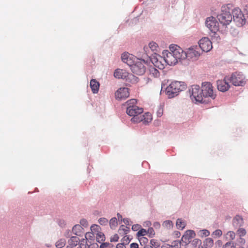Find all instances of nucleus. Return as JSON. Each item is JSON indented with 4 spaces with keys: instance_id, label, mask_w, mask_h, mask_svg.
Masks as SVG:
<instances>
[{
    "instance_id": "55",
    "label": "nucleus",
    "mask_w": 248,
    "mask_h": 248,
    "mask_svg": "<svg viewBox=\"0 0 248 248\" xmlns=\"http://www.w3.org/2000/svg\"><path fill=\"white\" fill-rule=\"evenodd\" d=\"M143 248H153V247L151 246L147 245L144 246Z\"/></svg>"
},
{
    "instance_id": "15",
    "label": "nucleus",
    "mask_w": 248,
    "mask_h": 248,
    "mask_svg": "<svg viewBox=\"0 0 248 248\" xmlns=\"http://www.w3.org/2000/svg\"><path fill=\"white\" fill-rule=\"evenodd\" d=\"M217 89L222 92H225L228 91L230 88V85L227 81L226 77L223 80H217Z\"/></svg>"
},
{
    "instance_id": "2",
    "label": "nucleus",
    "mask_w": 248,
    "mask_h": 248,
    "mask_svg": "<svg viewBox=\"0 0 248 248\" xmlns=\"http://www.w3.org/2000/svg\"><path fill=\"white\" fill-rule=\"evenodd\" d=\"M186 88V85L180 81L172 82L166 89L167 95L169 97H173L178 93L184 90Z\"/></svg>"
},
{
    "instance_id": "53",
    "label": "nucleus",
    "mask_w": 248,
    "mask_h": 248,
    "mask_svg": "<svg viewBox=\"0 0 248 248\" xmlns=\"http://www.w3.org/2000/svg\"><path fill=\"white\" fill-rule=\"evenodd\" d=\"M109 245V244L108 243H103L102 244L101 246H100V248H104V247H108V246Z\"/></svg>"
},
{
    "instance_id": "42",
    "label": "nucleus",
    "mask_w": 248,
    "mask_h": 248,
    "mask_svg": "<svg viewBox=\"0 0 248 248\" xmlns=\"http://www.w3.org/2000/svg\"><path fill=\"white\" fill-rule=\"evenodd\" d=\"M99 223L102 225H107L108 223V220L107 218H104V217H102V218H100L99 220Z\"/></svg>"
},
{
    "instance_id": "52",
    "label": "nucleus",
    "mask_w": 248,
    "mask_h": 248,
    "mask_svg": "<svg viewBox=\"0 0 248 248\" xmlns=\"http://www.w3.org/2000/svg\"><path fill=\"white\" fill-rule=\"evenodd\" d=\"M141 240H143V242H145V243H147L148 241L147 238L144 237L140 238V241H141Z\"/></svg>"
},
{
    "instance_id": "33",
    "label": "nucleus",
    "mask_w": 248,
    "mask_h": 248,
    "mask_svg": "<svg viewBox=\"0 0 248 248\" xmlns=\"http://www.w3.org/2000/svg\"><path fill=\"white\" fill-rule=\"evenodd\" d=\"M239 237H244L247 233V231L245 229L243 228H239L236 231Z\"/></svg>"
},
{
    "instance_id": "50",
    "label": "nucleus",
    "mask_w": 248,
    "mask_h": 248,
    "mask_svg": "<svg viewBox=\"0 0 248 248\" xmlns=\"http://www.w3.org/2000/svg\"><path fill=\"white\" fill-rule=\"evenodd\" d=\"M154 232V230L152 228H150L148 230V233H149L150 234H152Z\"/></svg>"
},
{
    "instance_id": "12",
    "label": "nucleus",
    "mask_w": 248,
    "mask_h": 248,
    "mask_svg": "<svg viewBox=\"0 0 248 248\" xmlns=\"http://www.w3.org/2000/svg\"><path fill=\"white\" fill-rule=\"evenodd\" d=\"M206 25L211 31H218V23L216 18L213 16L207 18Z\"/></svg>"
},
{
    "instance_id": "34",
    "label": "nucleus",
    "mask_w": 248,
    "mask_h": 248,
    "mask_svg": "<svg viewBox=\"0 0 248 248\" xmlns=\"http://www.w3.org/2000/svg\"><path fill=\"white\" fill-rule=\"evenodd\" d=\"M162 226L163 227L166 229H170L173 227V223L170 220H166L163 222L162 224Z\"/></svg>"
},
{
    "instance_id": "43",
    "label": "nucleus",
    "mask_w": 248,
    "mask_h": 248,
    "mask_svg": "<svg viewBox=\"0 0 248 248\" xmlns=\"http://www.w3.org/2000/svg\"><path fill=\"white\" fill-rule=\"evenodd\" d=\"M222 232L219 229L216 230L213 232V235L216 237H220L222 235Z\"/></svg>"
},
{
    "instance_id": "20",
    "label": "nucleus",
    "mask_w": 248,
    "mask_h": 248,
    "mask_svg": "<svg viewBox=\"0 0 248 248\" xmlns=\"http://www.w3.org/2000/svg\"><path fill=\"white\" fill-rule=\"evenodd\" d=\"M244 223L243 217L239 215L236 216L232 220V225L236 228L243 226Z\"/></svg>"
},
{
    "instance_id": "17",
    "label": "nucleus",
    "mask_w": 248,
    "mask_h": 248,
    "mask_svg": "<svg viewBox=\"0 0 248 248\" xmlns=\"http://www.w3.org/2000/svg\"><path fill=\"white\" fill-rule=\"evenodd\" d=\"M128 76V73L124 69H117L114 72V76L119 79H125Z\"/></svg>"
},
{
    "instance_id": "59",
    "label": "nucleus",
    "mask_w": 248,
    "mask_h": 248,
    "mask_svg": "<svg viewBox=\"0 0 248 248\" xmlns=\"http://www.w3.org/2000/svg\"><path fill=\"white\" fill-rule=\"evenodd\" d=\"M240 248H244V247H240Z\"/></svg>"
},
{
    "instance_id": "14",
    "label": "nucleus",
    "mask_w": 248,
    "mask_h": 248,
    "mask_svg": "<svg viewBox=\"0 0 248 248\" xmlns=\"http://www.w3.org/2000/svg\"><path fill=\"white\" fill-rule=\"evenodd\" d=\"M115 98L117 99H125L129 97V89L125 87L119 88L115 93Z\"/></svg>"
},
{
    "instance_id": "11",
    "label": "nucleus",
    "mask_w": 248,
    "mask_h": 248,
    "mask_svg": "<svg viewBox=\"0 0 248 248\" xmlns=\"http://www.w3.org/2000/svg\"><path fill=\"white\" fill-rule=\"evenodd\" d=\"M200 48L203 51L208 52L212 48V43L207 37L202 38L199 42Z\"/></svg>"
},
{
    "instance_id": "29",
    "label": "nucleus",
    "mask_w": 248,
    "mask_h": 248,
    "mask_svg": "<svg viewBox=\"0 0 248 248\" xmlns=\"http://www.w3.org/2000/svg\"><path fill=\"white\" fill-rule=\"evenodd\" d=\"M213 34L211 35L212 39L213 42H216L217 43H219L220 41L221 38L217 32V31H212Z\"/></svg>"
},
{
    "instance_id": "46",
    "label": "nucleus",
    "mask_w": 248,
    "mask_h": 248,
    "mask_svg": "<svg viewBox=\"0 0 248 248\" xmlns=\"http://www.w3.org/2000/svg\"><path fill=\"white\" fill-rule=\"evenodd\" d=\"M201 234L202 236H208L210 235V232L207 230H203L201 231Z\"/></svg>"
},
{
    "instance_id": "16",
    "label": "nucleus",
    "mask_w": 248,
    "mask_h": 248,
    "mask_svg": "<svg viewBox=\"0 0 248 248\" xmlns=\"http://www.w3.org/2000/svg\"><path fill=\"white\" fill-rule=\"evenodd\" d=\"M66 248H81L79 245V239L77 236H72L68 241Z\"/></svg>"
},
{
    "instance_id": "1",
    "label": "nucleus",
    "mask_w": 248,
    "mask_h": 248,
    "mask_svg": "<svg viewBox=\"0 0 248 248\" xmlns=\"http://www.w3.org/2000/svg\"><path fill=\"white\" fill-rule=\"evenodd\" d=\"M127 106L126 112L130 116L132 117L131 121L134 123L141 122L142 117L140 116L142 113L143 110L136 105L137 100L133 99L126 102Z\"/></svg>"
},
{
    "instance_id": "36",
    "label": "nucleus",
    "mask_w": 248,
    "mask_h": 248,
    "mask_svg": "<svg viewBox=\"0 0 248 248\" xmlns=\"http://www.w3.org/2000/svg\"><path fill=\"white\" fill-rule=\"evenodd\" d=\"M66 243V241L64 239H61L56 243V247L57 248H62L63 247Z\"/></svg>"
},
{
    "instance_id": "48",
    "label": "nucleus",
    "mask_w": 248,
    "mask_h": 248,
    "mask_svg": "<svg viewBox=\"0 0 248 248\" xmlns=\"http://www.w3.org/2000/svg\"><path fill=\"white\" fill-rule=\"evenodd\" d=\"M130 248H139V245L136 243H132L130 244Z\"/></svg>"
},
{
    "instance_id": "57",
    "label": "nucleus",
    "mask_w": 248,
    "mask_h": 248,
    "mask_svg": "<svg viewBox=\"0 0 248 248\" xmlns=\"http://www.w3.org/2000/svg\"><path fill=\"white\" fill-rule=\"evenodd\" d=\"M217 242H218L219 244H220V243L221 244V241H220V240H218V241H217Z\"/></svg>"
},
{
    "instance_id": "5",
    "label": "nucleus",
    "mask_w": 248,
    "mask_h": 248,
    "mask_svg": "<svg viewBox=\"0 0 248 248\" xmlns=\"http://www.w3.org/2000/svg\"><path fill=\"white\" fill-rule=\"evenodd\" d=\"M245 79V78L244 75L237 72L232 73L230 79H228L235 86H244L246 83Z\"/></svg>"
},
{
    "instance_id": "3",
    "label": "nucleus",
    "mask_w": 248,
    "mask_h": 248,
    "mask_svg": "<svg viewBox=\"0 0 248 248\" xmlns=\"http://www.w3.org/2000/svg\"><path fill=\"white\" fill-rule=\"evenodd\" d=\"M189 94L191 100L199 102H203V95L202 89L199 85H193L189 89Z\"/></svg>"
},
{
    "instance_id": "35",
    "label": "nucleus",
    "mask_w": 248,
    "mask_h": 248,
    "mask_svg": "<svg viewBox=\"0 0 248 248\" xmlns=\"http://www.w3.org/2000/svg\"><path fill=\"white\" fill-rule=\"evenodd\" d=\"M235 237V233L233 231H229L226 233V238L227 239H228L231 241L234 239Z\"/></svg>"
},
{
    "instance_id": "51",
    "label": "nucleus",
    "mask_w": 248,
    "mask_h": 248,
    "mask_svg": "<svg viewBox=\"0 0 248 248\" xmlns=\"http://www.w3.org/2000/svg\"><path fill=\"white\" fill-rule=\"evenodd\" d=\"M161 248H172V247L169 245L165 244L162 246Z\"/></svg>"
},
{
    "instance_id": "18",
    "label": "nucleus",
    "mask_w": 248,
    "mask_h": 248,
    "mask_svg": "<svg viewBox=\"0 0 248 248\" xmlns=\"http://www.w3.org/2000/svg\"><path fill=\"white\" fill-rule=\"evenodd\" d=\"M133 56L128 53H124L122 54L121 56L122 61L126 63L129 66L132 65L134 62L133 60Z\"/></svg>"
},
{
    "instance_id": "27",
    "label": "nucleus",
    "mask_w": 248,
    "mask_h": 248,
    "mask_svg": "<svg viewBox=\"0 0 248 248\" xmlns=\"http://www.w3.org/2000/svg\"><path fill=\"white\" fill-rule=\"evenodd\" d=\"M83 228L80 225H75L72 229L73 232L77 235H79Z\"/></svg>"
},
{
    "instance_id": "22",
    "label": "nucleus",
    "mask_w": 248,
    "mask_h": 248,
    "mask_svg": "<svg viewBox=\"0 0 248 248\" xmlns=\"http://www.w3.org/2000/svg\"><path fill=\"white\" fill-rule=\"evenodd\" d=\"M148 73L150 77L155 78L159 77L160 75L158 70L153 66H150L149 68Z\"/></svg>"
},
{
    "instance_id": "54",
    "label": "nucleus",
    "mask_w": 248,
    "mask_h": 248,
    "mask_svg": "<svg viewBox=\"0 0 248 248\" xmlns=\"http://www.w3.org/2000/svg\"><path fill=\"white\" fill-rule=\"evenodd\" d=\"M155 227H159L160 226V224L158 223V222H155L154 223V225Z\"/></svg>"
},
{
    "instance_id": "26",
    "label": "nucleus",
    "mask_w": 248,
    "mask_h": 248,
    "mask_svg": "<svg viewBox=\"0 0 248 248\" xmlns=\"http://www.w3.org/2000/svg\"><path fill=\"white\" fill-rule=\"evenodd\" d=\"M129 232V228L124 225H122L118 230V233L121 236L126 234Z\"/></svg>"
},
{
    "instance_id": "58",
    "label": "nucleus",
    "mask_w": 248,
    "mask_h": 248,
    "mask_svg": "<svg viewBox=\"0 0 248 248\" xmlns=\"http://www.w3.org/2000/svg\"><path fill=\"white\" fill-rule=\"evenodd\" d=\"M225 10L227 11V8H225ZM227 11H229V9H227Z\"/></svg>"
},
{
    "instance_id": "24",
    "label": "nucleus",
    "mask_w": 248,
    "mask_h": 248,
    "mask_svg": "<svg viewBox=\"0 0 248 248\" xmlns=\"http://www.w3.org/2000/svg\"><path fill=\"white\" fill-rule=\"evenodd\" d=\"M140 117H142V120L141 122H142L143 123L145 124L151 122L152 120V115L149 113H146L142 115L141 114Z\"/></svg>"
},
{
    "instance_id": "19",
    "label": "nucleus",
    "mask_w": 248,
    "mask_h": 248,
    "mask_svg": "<svg viewBox=\"0 0 248 248\" xmlns=\"http://www.w3.org/2000/svg\"><path fill=\"white\" fill-rule=\"evenodd\" d=\"M161 60L163 61V58L158 56V58H153L152 62L155 66L157 67L159 69H163L164 68V63L162 62Z\"/></svg>"
},
{
    "instance_id": "56",
    "label": "nucleus",
    "mask_w": 248,
    "mask_h": 248,
    "mask_svg": "<svg viewBox=\"0 0 248 248\" xmlns=\"http://www.w3.org/2000/svg\"><path fill=\"white\" fill-rule=\"evenodd\" d=\"M117 216H118V219L122 218V216L119 213L117 214Z\"/></svg>"
},
{
    "instance_id": "32",
    "label": "nucleus",
    "mask_w": 248,
    "mask_h": 248,
    "mask_svg": "<svg viewBox=\"0 0 248 248\" xmlns=\"http://www.w3.org/2000/svg\"><path fill=\"white\" fill-rule=\"evenodd\" d=\"M109 225L111 229H115L117 225V219L116 217H113L110 220Z\"/></svg>"
},
{
    "instance_id": "37",
    "label": "nucleus",
    "mask_w": 248,
    "mask_h": 248,
    "mask_svg": "<svg viewBox=\"0 0 248 248\" xmlns=\"http://www.w3.org/2000/svg\"><path fill=\"white\" fill-rule=\"evenodd\" d=\"M246 243L245 239L243 237H239L237 239V244L241 247H243Z\"/></svg>"
},
{
    "instance_id": "6",
    "label": "nucleus",
    "mask_w": 248,
    "mask_h": 248,
    "mask_svg": "<svg viewBox=\"0 0 248 248\" xmlns=\"http://www.w3.org/2000/svg\"><path fill=\"white\" fill-rule=\"evenodd\" d=\"M169 48L170 51L172 52L171 54H173L178 60L184 59L187 57L186 53L182 48L176 45H170Z\"/></svg>"
},
{
    "instance_id": "9",
    "label": "nucleus",
    "mask_w": 248,
    "mask_h": 248,
    "mask_svg": "<svg viewBox=\"0 0 248 248\" xmlns=\"http://www.w3.org/2000/svg\"><path fill=\"white\" fill-rule=\"evenodd\" d=\"M132 72L137 75H143L146 71L143 62L139 61L135 63L133 62L132 65L130 66Z\"/></svg>"
},
{
    "instance_id": "28",
    "label": "nucleus",
    "mask_w": 248,
    "mask_h": 248,
    "mask_svg": "<svg viewBox=\"0 0 248 248\" xmlns=\"http://www.w3.org/2000/svg\"><path fill=\"white\" fill-rule=\"evenodd\" d=\"M214 241L211 238H206L204 242L205 248H211L213 246Z\"/></svg>"
},
{
    "instance_id": "39",
    "label": "nucleus",
    "mask_w": 248,
    "mask_h": 248,
    "mask_svg": "<svg viewBox=\"0 0 248 248\" xmlns=\"http://www.w3.org/2000/svg\"><path fill=\"white\" fill-rule=\"evenodd\" d=\"M147 234V232L144 229H140L137 233V236L139 237L140 236H144Z\"/></svg>"
},
{
    "instance_id": "8",
    "label": "nucleus",
    "mask_w": 248,
    "mask_h": 248,
    "mask_svg": "<svg viewBox=\"0 0 248 248\" xmlns=\"http://www.w3.org/2000/svg\"><path fill=\"white\" fill-rule=\"evenodd\" d=\"M217 18L222 25H229L232 19V16L229 11L222 10L221 13L217 16Z\"/></svg>"
},
{
    "instance_id": "13",
    "label": "nucleus",
    "mask_w": 248,
    "mask_h": 248,
    "mask_svg": "<svg viewBox=\"0 0 248 248\" xmlns=\"http://www.w3.org/2000/svg\"><path fill=\"white\" fill-rule=\"evenodd\" d=\"M91 231L95 233L96 241L99 243L105 241V236L103 232H100V227L97 225H93L91 227Z\"/></svg>"
},
{
    "instance_id": "45",
    "label": "nucleus",
    "mask_w": 248,
    "mask_h": 248,
    "mask_svg": "<svg viewBox=\"0 0 248 248\" xmlns=\"http://www.w3.org/2000/svg\"><path fill=\"white\" fill-rule=\"evenodd\" d=\"M80 224L84 227H87L88 225L87 221L85 219H82L80 221Z\"/></svg>"
},
{
    "instance_id": "40",
    "label": "nucleus",
    "mask_w": 248,
    "mask_h": 248,
    "mask_svg": "<svg viewBox=\"0 0 248 248\" xmlns=\"http://www.w3.org/2000/svg\"><path fill=\"white\" fill-rule=\"evenodd\" d=\"M223 248H235L234 243L232 241L227 242L223 246Z\"/></svg>"
},
{
    "instance_id": "21",
    "label": "nucleus",
    "mask_w": 248,
    "mask_h": 248,
    "mask_svg": "<svg viewBox=\"0 0 248 248\" xmlns=\"http://www.w3.org/2000/svg\"><path fill=\"white\" fill-rule=\"evenodd\" d=\"M196 236L194 231L192 230L186 231L185 234L183 236L182 239L185 241L186 243L189 242L190 240Z\"/></svg>"
},
{
    "instance_id": "41",
    "label": "nucleus",
    "mask_w": 248,
    "mask_h": 248,
    "mask_svg": "<svg viewBox=\"0 0 248 248\" xmlns=\"http://www.w3.org/2000/svg\"><path fill=\"white\" fill-rule=\"evenodd\" d=\"M119 239V237L118 234H115L111 236L110 241L111 242H118Z\"/></svg>"
},
{
    "instance_id": "47",
    "label": "nucleus",
    "mask_w": 248,
    "mask_h": 248,
    "mask_svg": "<svg viewBox=\"0 0 248 248\" xmlns=\"http://www.w3.org/2000/svg\"><path fill=\"white\" fill-rule=\"evenodd\" d=\"M140 225L138 224L134 225L132 227V229L134 231H136L140 229Z\"/></svg>"
},
{
    "instance_id": "60",
    "label": "nucleus",
    "mask_w": 248,
    "mask_h": 248,
    "mask_svg": "<svg viewBox=\"0 0 248 248\" xmlns=\"http://www.w3.org/2000/svg\"><path fill=\"white\" fill-rule=\"evenodd\" d=\"M124 223H126V222L124 220Z\"/></svg>"
},
{
    "instance_id": "31",
    "label": "nucleus",
    "mask_w": 248,
    "mask_h": 248,
    "mask_svg": "<svg viewBox=\"0 0 248 248\" xmlns=\"http://www.w3.org/2000/svg\"><path fill=\"white\" fill-rule=\"evenodd\" d=\"M149 47L153 52H156L158 48V45L154 42H150L149 44Z\"/></svg>"
},
{
    "instance_id": "30",
    "label": "nucleus",
    "mask_w": 248,
    "mask_h": 248,
    "mask_svg": "<svg viewBox=\"0 0 248 248\" xmlns=\"http://www.w3.org/2000/svg\"><path fill=\"white\" fill-rule=\"evenodd\" d=\"M186 226L185 222L182 220V219H178L176 221V226L178 229L183 230L185 228Z\"/></svg>"
},
{
    "instance_id": "23",
    "label": "nucleus",
    "mask_w": 248,
    "mask_h": 248,
    "mask_svg": "<svg viewBox=\"0 0 248 248\" xmlns=\"http://www.w3.org/2000/svg\"><path fill=\"white\" fill-rule=\"evenodd\" d=\"M90 86L93 93H97L98 92L99 83L95 79H92L91 80Z\"/></svg>"
},
{
    "instance_id": "49",
    "label": "nucleus",
    "mask_w": 248,
    "mask_h": 248,
    "mask_svg": "<svg viewBox=\"0 0 248 248\" xmlns=\"http://www.w3.org/2000/svg\"><path fill=\"white\" fill-rule=\"evenodd\" d=\"M116 248H124V245L123 243H119L116 246Z\"/></svg>"
},
{
    "instance_id": "10",
    "label": "nucleus",
    "mask_w": 248,
    "mask_h": 248,
    "mask_svg": "<svg viewBox=\"0 0 248 248\" xmlns=\"http://www.w3.org/2000/svg\"><path fill=\"white\" fill-rule=\"evenodd\" d=\"M171 53V51L167 50H165L162 52L164 62L170 65L175 64L178 61Z\"/></svg>"
},
{
    "instance_id": "7",
    "label": "nucleus",
    "mask_w": 248,
    "mask_h": 248,
    "mask_svg": "<svg viewBox=\"0 0 248 248\" xmlns=\"http://www.w3.org/2000/svg\"><path fill=\"white\" fill-rule=\"evenodd\" d=\"M233 21L238 26H242L246 23L244 15L239 8H236L232 11Z\"/></svg>"
},
{
    "instance_id": "44",
    "label": "nucleus",
    "mask_w": 248,
    "mask_h": 248,
    "mask_svg": "<svg viewBox=\"0 0 248 248\" xmlns=\"http://www.w3.org/2000/svg\"><path fill=\"white\" fill-rule=\"evenodd\" d=\"M150 244L152 247H154L155 248H157L159 246L158 243L155 239H152L150 241Z\"/></svg>"
},
{
    "instance_id": "25",
    "label": "nucleus",
    "mask_w": 248,
    "mask_h": 248,
    "mask_svg": "<svg viewBox=\"0 0 248 248\" xmlns=\"http://www.w3.org/2000/svg\"><path fill=\"white\" fill-rule=\"evenodd\" d=\"M187 57H189L194 60H197L200 56V53L195 50H190L189 52L186 53Z\"/></svg>"
},
{
    "instance_id": "38",
    "label": "nucleus",
    "mask_w": 248,
    "mask_h": 248,
    "mask_svg": "<svg viewBox=\"0 0 248 248\" xmlns=\"http://www.w3.org/2000/svg\"><path fill=\"white\" fill-rule=\"evenodd\" d=\"M95 237V233L91 231V232H87L85 234V238L87 240H93Z\"/></svg>"
},
{
    "instance_id": "4",
    "label": "nucleus",
    "mask_w": 248,
    "mask_h": 248,
    "mask_svg": "<svg viewBox=\"0 0 248 248\" xmlns=\"http://www.w3.org/2000/svg\"><path fill=\"white\" fill-rule=\"evenodd\" d=\"M213 88V86L210 82H205L202 83V92L203 95V97H210L214 99L216 97V94Z\"/></svg>"
}]
</instances>
